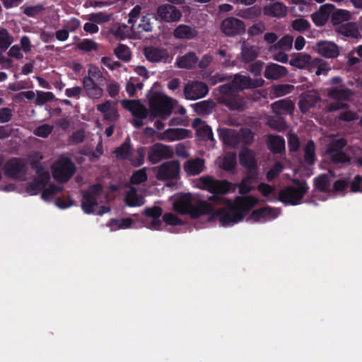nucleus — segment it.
<instances>
[{
    "mask_svg": "<svg viewBox=\"0 0 362 362\" xmlns=\"http://www.w3.org/2000/svg\"><path fill=\"white\" fill-rule=\"evenodd\" d=\"M210 200L223 205V207L213 212V207L199 195L191 193L182 194L176 197L173 209L181 214H189L192 218L211 214L209 221H218L222 226H231L241 221L245 214L259 202L251 196L238 197L232 202L221 197L211 196Z\"/></svg>",
    "mask_w": 362,
    "mask_h": 362,
    "instance_id": "obj_1",
    "label": "nucleus"
},
{
    "mask_svg": "<svg viewBox=\"0 0 362 362\" xmlns=\"http://www.w3.org/2000/svg\"><path fill=\"white\" fill-rule=\"evenodd\" d=\"M177 102L163 93L151 92L148 96V104L151 116L168 118L172 113ZM150 120L153 118L150 117Z\"/></svg>",
    "mask_w": 362,
    "mask_h": 362,
    "instance_id": "obj_2",
    "label": "nucleus"
},
{
    "mask_svg": "<svg viewBox=\"0 0 362 362\" xmlns=\"http://www.w3.org/2000/svg\"><path fill=\"white\" fill-rule=\"evenodd\" d=\"M36 173L37 175V180L30 183L26 188V192L30 195H35L37 194L40 189H44L42 193V199L48 202L52 200L54 195L62 190L61 187L54 185H49L47 187H45L49 180L50 176L49 172L43 168L37 167Z\"/></svg>",
    "mask_w": 362,
    "mask_h": 362,
    "instance_id": "obj_3",
    "label": "nucleus"
},
{
    "mask_svg": "<svg viewBox=\"0 0 362 362\" xmlns=\"http://www.w3.org/2000/svg\"><path fill=\"white\" fill-rule=\"evenodd\" d=\"M140 13L141 7L139 6H136L129 13L128 23L132 25L134 37H139L143 32H151L153 30L151 18L148 15L140 18Z\"/></svg>",
    "mask_w": 362,
    "mask_h": 362,
    "instance_id": "obj_4",
    "label": "nucleus"
},
{
    "mask_svg": "<svg viewBox=\"0 0 362 362\" xmlns=\"http://www.w3.org/2000/svg\"><path fill=\"white\" fill-rule=\"evenodd\" d=\"M329 146L325 154L327 159L333 163H344L349 161V157L341 151L346 141L341 137H329Z\"/></svg>",
    "mask_w": 362,
    "mask_h": 362,
    "instance_id": "obj_5",
    "label": "nucleus"
},
{
    "mask_svg": "<svg viewBox=\"0 0 362 362\" xmlns=\"http://www.w3.org/2000/svg\"><path fill=\"white\" fill-rule=\"evenodd\" d=\"M75 171V165L67 157H60L52 165L53 177L62 182H67Z\"/></svg>",
    "mask_w": 362,
    "mask_h": 362,
    "instance_id": "obj_6",
    "label": "nucleus"
},
{
    "mask_svg": "<svg viewBox=\"0 0 362 362\" xmlns=\"http://www.w3.org/2000/svg\"><path fill=\"white\" fill-rule=\"evenodd\" d=\"M308 189L306 183L297 182L293 186L281 190L279 193V199L286 204L296 205L299 204Z\"/></svg>",
    "mask_w": 362,
    "mask_h": 362,
    "instance_id": "obj_7",
    "label": "nucleus"
},
{
    "mask_svg": "<svg viewBox=\"0 0 362 362\" xmlns=\"http://www.w3.org/2000/svg\"><path fill=\"white\" fill-rule=\"evenodd\" d=\"M106 200L101 191V186L95 185L92 186L83 195L82 199V209L86 214L93 213L94 207Z\"/></svg>",
    "mask_w": 362,
    "mask_h": 362,
    "instance_id": "obj_8",
    "label": "nucleus"
},
{
    "mask_svg": "<svg viewBox=\"0 0 362 362\" xmlns=\"http://www.w3.org/2000/svg\"><path fill=\"white\" fill-rule=\"evenodd\" d=\"M195 187L213 194H226L229 191L230 184L224 180L218 181L209 177H202L196 181Z\"/></svg>",
    "mask_w": 362,
    "mask_h": 362,
    "instance_id": "obj_9",
    "label": "nucleus"
},
{
    "mask_svg": "<svg viewBox=\"0 0 362 362\" xmlns=\"http://www.w3.org/2000/svg\"><path fill=\"white\" fill-rule=\"evenodd\" d=\"M122 105L134 117L132 124L135 127L138 128L144 124L142 120L147 117L148 112L146 107L139 100H124L122 101Z\"/></svg>",
    "mask_w": 362,
    "mask_h": 362,
    "instance_id": "obj_10",
    "label": "nucleus"
},
{
    "mask_svg": "<svg viewBox=\"0 0 362 362\" xmlns=\"http://www.w3.org/2000/svg\"><path fill=\"white\" fill-rule=\"evenodd\" d=\"M281 211L279 209L266 206L254 210L247 218V222L255 223H264L279 216Z\"/></svg>",
    "mask_w": 362,
    "mask_h": 362,
    "instance_id": "obj_11",
    "label": "nucleus"
},
{
    "mask_svg": "<svg viewBox=\"0 0 362 362\" xmlns=\"http://www.w3.org/2000/svg\"><path fill=\"white\" fill-rule=\"evenodd\" d=\"M209 92L208 86L203 82L194 81L185 86L184 93L186 99L195 100L204 97Z\"/></svg>",
    "mask_w": 362,
    "mask_h": 362,
    "instance_id": "obj_12",
    "label": "nucleus"
},
{
    "mask_svg": "<svg viewBox=\"0 0 362 362\" xmlns=\"http://www.w3.org/2000/svg\"><path fill=\"white\" fill-rule=\"evenodd\" d=\"M221 30L228 36L242 34L245 30L244 23L234 17H229L222 21Z\"/></svg>",
    "mask_w": 362,
    "mask_h": 362,
    "instance_id": "obj_13",
    "label": "nucleus"
},
{
    "mask_svg": "<svg viewBox=\"0 0 362 362\" xmlns=\"http://www.w3.org/2000/svg\"><path fill=\"white\" fill-rule=\"evenodd\" d=\"M27 169L25 162L20 158L11 159L5 165L6 174L15 178H22L25 175Z\"/></svg>",
    "mask_w": 362,
    "mask_h": 362,
    "instance_id": "obj_14",
    "label": "nucleus"
},
{
    "mask_svg": "<svg viewBox=\"0 0 362 362\" xmlns=\"http://www.w3.org/2000/svg\"><path fill=\"white\" fill-rule=\"evenodd\" d=\"M180 171V163L177 161H170L163 163L158 167L156 177L158 180L176 178Z\"/></svg>",
    "mask_w": 362,
    "mask_h": 362,
    "instance_id": "obj_15",
    "label": "nucleus"
},
{
    "mask_svg": "<svg viewBox=\"0 0 362 362\" xmlns=\"http://www.w3.org/2000/svg\"><path fill=\"white\" fill-rule=\"evenodd\" d=\"M173 150L168 146L156 144L150 148L148 160L152 163H157L161 159L168 158L173 156Z\"/></svg>",
    "mask_w": 362,
    "mask_h": 362,
    "instance_id": "obj_16",
    "label": "nucleus"
},
{
    "mask_svg": "<svg viewBox=\"0 0 362 362\" xmlns=\"http://www.w3.org/2000/svg\"><path fill=\"white\" fill-rule=\"evenodd\" d=\"M158 16L165 22L178 21L182 17L181 11L170 4L160 6L157 10Z\"/></svg>",
    "mask_w": 362,
    "mask_h": 362,
    "instance_id": "obj_17",
    "label": "nucleus"
},
{
    "mask_svg": "<svg viewBox=\"0 0 362 362\" xmlns=\"http://www.w3.org/2000/svg\"><path fill=\"white\" fill-rule=\"evenodd\" d=\"M162 211L160 207L154 206L145 210L146 218L144 226L151 230H160L162 221L160 219Z\"/></svg>",
    "mask_w": 362,
    "mask_h": 362,
    "instance_id": "obj_18",
    "label": "nucleus"
},
{
    "mask_svg": "<svg viewBox=\"0 0 362 362\" xmlns=\"http://www.w3.org/2000/svg\"><path fill=\"white\" fill-rule=\"evenodd\" d=\"M144 52L146 59L151 62H166L170 57L168 51L163 47L148 46Z\"/></svg>",
    "mask_w": 362,
    "mask_h": 362,
    "instance_id": "obj_19",
    "label": "nucleus"
},
{
    "mask_svg": "<svg viewBox=\"0 0 362 362\" xmlns=\"http://www.w3.org/2000/svg\"><path fill=\"white\" fill-rule=\"evenodd\" d=\"M320 103V98L318 93L315 90H309L300 95L298 105L303 112H306Z\"/></svg>",
    "mask_w": 362,
    "mask_h": 362,
    "instance_id": "obj_20",
    "label": "nucleus"
},
{
    "mask_svg": "<svg viewBox=\"0 0 362 362\" xmlns=\"http://www.w3.org/2000/svg\"><path fill=\"white\" fill-rule=\"evenodd\" d=\"M173 35L176 39L191 40L198 36L199 32L195 27L180 24L173 30Z\"/></svg>",
    "mask_w": 362,
    "mask_h": 362,
    "instance_id": "obj_21",
    "label": "nucleus"
},
{
    "mask_svg": "<svg viewBox=\"0 0 362 362\" xmlns=\"http://www.w3.org/2000/svg\"><path fill=\"white\" fill-rule=\"evenodd\" d=\"M262 83L263 81L262 79L252 81L247 76L235 75L230 83V89L232 90H238L246 88H255L260 86Z\"/></svg>",
    "mask_w": 362,
    "mask_h": 362,
    "instance_id": "obj_22",
    "label": "nucleus"
},
{
    "mask_svg": "<svg viewBox=\"0 0 362 362\" xmlns=\"http://www.w3.org/2000/svg\"><path fill=\"white\" fill-rule=\"evenodd\" d=\"M317 52L319 54L326 58H336L339 54L338 46L329 41H322L316 45Z\"/></svg>",
    "mask_w": 362,
    "mask_h": 362,
    "instance_id": "obj_23",
    "label": "nucleus"
},
{
    "mask_svg": "<svg viewBox=\"0 0 362 362\" xmlns=\"http://www.w3.org/2000/svg\"><path fill=\"white\" fill-rule=\"evenodd\" d=\"M334 6L326 4L321 6L319 10L312 14V20L317 26H322L326 23L331 13L333 11Z\"/></svg>",
    "mask_w": 362,
    "mask_h": 362,
    "instance_id": "obj_24",
    "label": "nucleus"
},
{
    "mask_svg": "<svg viewBox=\"0 0 362 362\" xmlns=\"http://www.w3.org/2000/svg\"><path fill=\"white\" fill-rule=\"evenodd\" d=\"M263 13L270 17L284 18L288 13V8L283 3L276 1L266 5L263 8Z\"/></svg>",
    "mask_w": 362,
    "mask_h": 362,
    "instance_id": "obj_25",
    "label": "nucleus"
},
{
    "mask_svg": "<svg viewBox=\"0 0 362 362\" xmlns=\"http://www.w3.org/2000/svg\"><path fill=\"white\" fill-rule=\"evenodd\" d=\"M189 136V132L185 129H168L160 133L158 139L168 141L184 139Z\"/></svg>",
    "mask_w": 362,
    "mask_h": 362,
    "instance_id": "obj_26",
    "label": "nucleus"
},
{
    "mask_svg": "<svg viewBox=\"0 0 362 362\" xmlns=\"http://www.w3.org/2000/svg\"><path fill=\"white\" fill-rule=\"evenodd\" d=\"M192 126L196 129L197 136L203 140H214L211 127L206 124L201 119L196 118L193 120Z\"/></svg>",
    "mask_w": 362,
    "mask_h": 362,
    "instance_id": "obj_27",
    "label": "nucleus"
},
{
    "mask_svg": "<svg viewBox=\"0 0 362 362\" xmlns=\"http://www.w3.org/2000/svg\"><path fill=\"white\" fill-rule=\"evenodd\" d=\"M183 168L187 175H196L204 170V161L201 158L191 159L185 163Z\"/></svg>",
    "mask_w": 362,
    "mask_h": 362,
    "instance_id": "obj_28",
    "label": "nucleus"
},
{
    "mask_svg": "<svg viewBox=\"0 0 362 362\" xmlns=\"http://www.w3.org/2000/svg\"><path fill=\"white\" fill-rule=\"evenodd\" d=\"M288 74V70L286 67L276 64H271L266 67L264 71V76L269 79L276 80Z\"/></svg>",
    "mask_w": 362,
    "mask_h": 362,
    "instance_id": "obj_29",
    "label": "nucleus"
},
{
    "mask_svg": "<svg viewBox=\"0 0 362 362\" xmlns=\"http://www.w3.org/2000/svg\"><path fill=\"white\" fill-rule=\"evenodd\" d=\"M311 60L312 59L310 55L303 53H298L291 55L289 64L291 66L297 69H303L306 68L308 70Z\"/></svg>",
    "mask_w": 362,
    "mask_h": 362,
    "instance_id": "obj_30",
    "label": "nucleus"
},
{
    "mask_svg": "<svg viewBox=\"0 0 362 362\" xmlns=\"http://www.w3.org/2000/svg\"><path fill=\"white\" fill-rule=\"evenodd\" d=\"M97 108L103 115L105 119L113 121L118 117V112L115 105L110 101L99 104Z\"/></svg>",
    "mask_w": 362,
    "mask_h": 362,
    "instance_id": "obj_31",
    "label": "nucleus"
},
{
    "mask_svg": "<svg viewBox=\"0 0 362 362\" xmlns=\"http://www.w3.org/2000/svg\"><path fill=\"white\" fill-rule=\"evenodd\" d=\"M332 174L320 175L315 179V188L321 192H332Z\"/></svg>",
    "mask_w": 362,
    "mask_h": 362,
    "instance_id": "obj_32",
    "label": "nucleus"
},
{
    "mask_svg": "<svg viewBox=\"0 0 362 362\" xmlns=\"http://www.w3.org/2000/svg\"><path fill=\"white\" fill-rule=\"evenodd\" d=\"M124 201L127 206L132 207L140 206L144 204V197L139 194L136 190L132 187L126 193Z\"/></svg>",
    "mask_w": 362,
    "mask_h": 362,
    "instance_id": "obj_33",
    "label": "nucleus"
},
{
    "mask_svg": "<svg viewBox=\"0 0 362 362\" xmlns=\"http://www.w3.org/2000/svg\"><path fill=\"white\" fill-rule=\"evenodd\" d=\"M198 58L193 52H189L187 54L178 57L176 59V64L181 69H190L197 63Z\"/></svg>",
    "mask_w": 362,
    "mask_h": 362,
    "instance_id": "obj_34",
    "label": "nucleus"
},
{
    "mask_svg": "<svg viewBox=\"0 0 362 362\" xmlns=\"http://www.w3.org/2000/svg\"><path fill=\"white\" fill-rule=\"evenodd\" d=\"M338 32L344 36L359 38L361 37L359 28L356 23H348L338 28Z\"/></svg>",
    "mask_w": 362,
    "mask_h": 362,
    "instance_id": "obj_35",
    "label": "nucleus"
},
{
    "mask_svg": "<svg viewBox=\"0 0 362 362\" xmlns=\"http://www.w3.org/2000/svg\"><path fill=\"white\" fill-rule=\"evenodd\" d=\"M110 33L116 37L124 39L127 37H134L132 32V27L129 29V27L124 24H114L111 26Z\"/></svg>",
    "mask_w": 362,
    "mask_h": 362,
    "instance_id": "obj_36",
    "label": "nucleus"
},
{
    "mask_svg": "<svg viewBox=\"0 0 362 362\" xmlns=\"http://www.w3.org/2000/svg\"><path fill=\"white\" fill-rule=\"evenodd\" d=\"M83 83L87 94L90 97L98 98L102 96L103 89L96 84L95 81H91L90 78H84Z\"/></svg>",
    "mask_w": 362,
    "mask_h": 362,
    "instance_id": "obj_37",
    "label": "nucleus"
},
{
    "mask_svg": "<svg viewBox=\"0 0 362 362\" xmlns=\"http://www.w3.org/2000/svg\"><path fill=\"white\" fill-rule=\"evenodd\" d=\"M329 69L328 64L319 58L312 59L308 68L310 72H315L317 76L326 75Z\"/></svg>",
    "mask_w": 362,
    "mask_h": 362,
    "instance_id": "obj_38",
    "label": "nucleus"
},
{
    "mask_svg": "<svg viewBox=\"0 0 362 362\" xmlns=\"http://www.w3.org/2000/svg\"><path fill=\"white\" fill-rule=\"evenodd\" d=\"M240 163L249 170H253L256 165L255 153L247 148H243L240 153Z\"/></svg>",
    "mask_w": 362,
    "mask_h": 362,
    "instance_id": "obj_39",
    "label": "nucleus"
},
{
    "mask_svg": "<svg viewBox=\"0 0 362 362\" xmlns=\"http://www.w3.org/2000/svg\"><path fill=\"white\" fill-rule=\"evenodd\" d=\"M113 13L106 12H96L92 13L84 18L88 21H93L96 25L103 24L110 21L113 18Z\"/></svg>",
    "mask_w": 362,
    "mask_h": 362,
    "instance_id": "obj_40",
    "label": "nucleus"
},
{
    "mask_svg": "<svg viewBox=\"0 0 362 362\" xmlns=\"http://www.w3.org/2000/svg\"><path fill=\"white\" fill-rule=\"evenodd\" d=\"M221 139L225 144L228 146H235L240 141V136L233 129H222L220 134Z\"/></svg>",
    "mask_w": 362,
    "mask_h": 362,
    "instance_id": "obj_41",
    "label": "nucleus"
},
{
    "mask_svg": "<svg viewBox=\"0 0 362 362\" xmlns=\"http://www.w3.org/2000/svg\"><path fill=\"white\" fill-rule=\"evenodd\" d=\"M293 37L288 35H286L284 36L282 38H281L277 43L272 45L269 47V51L271 52H274L279 49L283 50V51H288L292 47L293 44Z\"/></svg>",
    "mask_w": 362,
    "mask_h": 362,
    "instance_id": "obj_42",
    "label": "nucleus"
},
{
    "mask_svg": "<svg viewBox=\"0 0 362 362\" xmlns=\"http://www.w3.org/2000/svg\"><path fill=\"white\" fill-rule=\"evenodd\" d=\"M258 56V49L255 46L243 42L241 57L243 61L249 62L254 60Z\"/></svg>",
    "mask_w": 362,
    "mask_h": 362,
    "instance_id": "obj_43",
    "label": "nucleus"
},
{
    "mask_svg": "<svg viewBox=\"0 0 362 362\" xmlns=\"http://www.w3.org/2000/svg\"><path fill=\"white\" fill-rule=\"evenodd\" d=\"M351 18V13L350 11L344 9H337L333 8V11L331 13V21L333 24H340L344 21H348Z\"/></svg>",
    "mask_w": 362,
    "mask_h": 362,
    "instance_id": "obj_44",
    "label": "nucleus"
},
{
    "mask_svg": "<svg viewBox=\"0 0 362 362\" xmlns=\"http://www.w3.org/2000/svg\"><path fill=\"white\" fill-rule=\"evenodd\" d=\"M136 220L137 216L134 215L132 218H126L122 220H112L108 226L110 228V230H116L120 228H127L131 227Z\"/></svg>",
    "mask_w": 362,
    "mask_h": 362,
    "instance_id": "obj_45",
    "label": "nucleus"
},
{
    "mask_svg": "<svg viewBox=\"0 0 362 362\" xmlns=\"http://www.w3.org/2000/svg\"><path fill=\"white\" fill-rule=\"evenodd\" d=\"M272 109L278 114H281L282 112L291 113L294 109V104L291 100H281L272 105Z\"/></svg>",
    "mask_w": 362,
    "mask_h": 362,
    "instance_id": "obj_46",
    "label": "nucleus"
},
{
    "mask_svg": "<svg viewBox=\"0 0 362 362\" xmlns=\"http://www.w3.org/2000/svg\"><path fill=\"white\" fill-rule=\"evenodd\" d=\"M328 95L335 100H345L352 95V93L346 88L335 87L329 90Z\"/></svg>",
    "mask_w": 362,
    "mask_h": 362,
    "instance_id": "obj_47",
    "label": "nucleus"
},
{
    "mask_svg": "<svg viewBox=\"0 0 362 362\" xmlns=\"http://www.w3.org/2000/svg\"><path fill=\"white\" fill-rule=\"evenodd\" d=\"M269 148L274 153H279L285 149V141L279 136H269Z\"/></svg>",
    "mask_w": 362,
    "mask_h": 362,
    "instance_id": "obj_48",
    "label": "nucleus"
},
{
    "mask_svg": "<svg viewBox=\"0 0 362 362\" xmlns=\"http://www.w3.org/2000/svg\"><path fill=\"white\" fill-rule=\"evenodd\" d=\"M219 165L226 170H232L236 165V156L235 153L226 154L218 158Z\"/></svg>",
    "mask_w": 362,
    "mask_h": 362,
    "instance_id": "obj_49",
    "label": "nucleus"
},
{
    "mask_svg": "<svg viewBox=\"0 0 362 362\" xmlns=\"http://www.w3.org/2000/svg\"><path fill=\"white\" fill-rule=\"evenodd\" d=\"M192 107L198 114L206 115L211 112L214 103L209 100H204L194 104Z\"/></svg>",
    "mask_w": 362,
    "mask_h": 362,
    "instance_id": "obj_50",
    "label": "nucleus"
},
{
    "mask_svg": "<svg viewBox=\"0 0 362 362\" xmlns=\"http://www.w3.org/2000/svg\"><path fill=\"white\" fill-rule=\"evenodd\" d=\"M116 57L125 62H129L132 58L129 48L124 45H119L114 50Z\"/></svg>",
    "mask_w": 362,
    "mask_h": 362,
    "instance_id": "obj_51",
    "label": "nucleus"
},
{
    "mask_svg": "<svg viewBox=\"0 0 362 362\" xmlns=\"http://www.w3.org/2000/svg\"><path fill=\"white\" fill-rule=\"evenodd\" d=\"M98 47V44L90 39H83L80 42L76 45V48L77 49L83 52H90L92 50H97Z\"/></svg>",
    "mask_w": 362,
    "mask_h": 362,
    "instance_id": "obj_52",
    "label": "nucleus"
},
{
    "mask_svg": "<svg viewBox=\"0 0 362 362\" xmlns=\"http://www.w3.org/2000/svg\"><path fill=\"white\" fill-rule=\"evenodd\" d=\"M142 83L134 77H131L127 83L126 90L129 95H133L137 90L142 88Z\"/></svg>",
    "mask_w": 362,
    "mask_h": 362,
    "instance_id": "obj_53",
    "label": "nucleus"
},
{
    "mask_svg": "<svg viewBox=\"0 0 362 362\" xmlns=\"http://www.w3.org/2000/svg\"><path fill=\"white\" fill-rule=\"evenodd\" d=\"M226 105L233 110H242L245 107V101L239 95H235L228 99Z\"/></svg>",
    "mask_w": 362,
    "mask_h": 362,
    "instance_id": "obj_54",
    "label": "nucleus"
},
{
    "mask_svg": "<svg viewBox=\"0 0 362 362\" xmlns=\"http://www.w3.org/2000/svg\"><path fill=\"white\" fill-rule=\"evenodd\" d=\"M115 153L119 159H129L131 155L129 144L125 142L115 150Z\"/></svg>",
    "mask_w": 362,
    "mask_h": 362,
    "instance_id": "obj_55",
    "label": "nucleus"
},
{
    "mask_svg": "<svg viewBox=\"0 0 362 362\" xmlns=\"http://www.w3.org/2000/svg\"><path fill=\"white\" fill-rule=\"evenodd\" d=\"M13 39L5 29L0 30V49H6L13 42Z\"/></svg>",
    "mask_w": 362,
    "mask_h": 362,
    "instance_id": "obj_56",
    "label": "nucleus"
},
{
    "mask_svg": "<svg viewBox=\"0 0 362 362\" xmlns=\"http://www.w3.org/2000/svg\"><path fill=\"white\" fill-rule=\"evenodd\" d=\"M54 99V95L51 92L37 91L36 105H42Z\"/></svg>",
    "mask_w": 362,
    "mask_h": 362,
    "instance_id": "obj_57",
    "label": "nucleus"
},
{
    "mask_svg": "<svg viewBox=\"0 0 362 362\" xmlns=\"http://www.w3.org/2000/svg\"><path fill=\"white\" fill-rule=\"evenodd\" d=\"M147 180L146 168H143L136 170L131 177V182L138 185Z\"/></svg>",
    "mask_w": 362,
    "mask_h": 362,
    "instance_id": "obj_58",
    "label": "nucleus"
},
{
    "mask_svg": "<svg viewBox=\"0 0 362 362\" xmlns=\"http://www.w3.org/2000/svg\"><path fill=\"white\" fill-rule=\"evenodd\" d=\"M315 157V145L312 141H310L305 148V160L308 163L311 164L314 163Z\"/></svg>",
    "mask_w": 362,
    "mask_h": 362,
    "instance_id": "obj_59",
    "label": "nucleus"
},
{
    "mask_svg": "<svg viewBox=\"0 0 362 362\" xmlns=\"http://www.w3.org/2000/svg\"><path fill=\"white\" fill-rule=\"evenodd\" d=\"M291 25L293 30L298 32H303L308 30L310 28V24L304 18H298L292 22Z\"/></svg>",
    "mask_w": 362,
    "mask_h": 362,
    "instance_id": "obj_60",
    "label": "nucleus"
},
{
    "mask_svg": "<svg viewBox=\"0 0 362 362\" xmlns=\"http://www.w3.org/2000/svg\"><path fill=\"white\" fill-rule=\"evenodd\" d=\"M85 78H90L91 81H100L103 80V74L100 70L95 66L90 65L88 68V75Z\"/></svg>",
    "mask_w": 362,
    "mask_h": 362,
    "instance_id": "obj_61",
    "label": "nucleus"
},
{
    "mask_svg": "<svg viewBox=\"0 0 362 362\" xmlns=\"http://www.w3.org/2000/svg\"><path fill=\"white\" fill-rule=\"evenodd\" d=\"M252 177L253 175H251L242 180L239 185V192L240 194H247L253 188L251 182Z\"/></svg>",
    "mask_w": 362,
    "mask_h": 362,
    "instance_id": "obj_62",
    "label": "nucleus"
},
{
    "mask_svg": "<svg viewBox=\"0 0 362 362\" xmlns=\"http://www.w3.org/2000/svg\"><path fill=\"white\" fill-rule=\"evenodd\" d=\"M52 129V126L48 124H42L35 129L34 134L36 136L45 138L50 134Z\"/></svg>",
    "mask_w": 362,
    "mask_h": 362,
    "instance_id": "obj_63",
    "label": "nucleus"
},
{
    "mask_svg": "<svg viewBox=\"0 0 362 362\" xmlns=\"http://www.w3.org/2000/svg\"><path fill=\"white\" fill-rule=\"evenodd\" d=\"M351 191L352 192H362V177L360 175H356L351 182Z\"/></svg>",
    "mask_w": 362,
    "mask_h": 362,
    "instance_id": "obj_64",
    "label": "nucleus"
}]
</instances>
